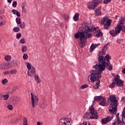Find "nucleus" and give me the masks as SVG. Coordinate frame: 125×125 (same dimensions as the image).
Instances as JSON below:
<instances>
[{
  "label": "nucleus",
  "instance_id": "f257e3e1",
  "mask_svg": "<svg viewBox=\"0 0 125 125\" xmlns=\"http://www.w3.org/2000/svg\"><path fill=\"white\" fill-rule=\"evenodd\" d=\"M99 64H96L93 66V69L90 71V74L88 77V81L89 83H94L97 79H101L102 72L105 70V68L108 69V67L110 66L111 63L106 62L104 56H100L98 59Z\"/></svg>",
  "mask_w": 125,
  "mask_h": 125
},
{
  "label": "nucleus",
  "instance_id": "f03ea898",
  "mask_svg": "<svg viewBox=\"0 0 125 125\" xmlns=\"http://www.w3.org/2000/svg\"><path fill=\"white\" fill-rule=\"evenodd\" d=\"M82 28L84 31H78L77 33L74 34L75 39L80 38L79 44L81 48H83L85 45V42H86V39H89L91 37V33L93 31H96V28L92 26H89V24L87 22H84L82 24Z\"/></svg>",
  "mask_w": 125,
  "mask_h": 125
},
{
  "label": "nucleus",
  "instance_id": "7ed1b4c3",
  "mask_svg": "<svg viewBox=\"0 0 125 125\" xmlns=\"http://www.w3.org/2000/svg\"><path fill=\"white\" fill-rule=\"evenodd\" d=\"M109 100H110L111 104H110V106L108 107V110L110 114H117V111L118 108V99L115 96L111 95L109 96Z\"/></svg>",
  "mask_w": 125,
  "mask_h": 125
},
{
  "label": "nucleus",
  "instance_id": "20e7f679",
  "mask_svg": "<svg viewBox=\"0 0 125 125\" xmlns=\"http://www.w3.org/2000/svg\"><path fill=\"white\" fill-rule=\"evenodd\" d=\"M83 118L86 120H94V119L97 120L98 119L97 111L92 105L91 107H89V112H86Z\"/></svg>",
  "mask_w": 125,
  "mask_h": 125
},
{
  "label": "nucleus",
  "instance_id": "39448f33",
  "mask_svg": "<svg viewBox=\"0 0 125 125\" xmlns=\"http://www.w3.org/2000/svg\"><path fill=\"white\" fill-rule=\"evenodd\" d=\"M60 125H72V120L70 118H62L59 121Z\"/></svg>",
  "mask_w": 125,
  "mask_h": 125
},
{
  "label": "nucleus",
  "instance_id": "423d86ee",
  "mask_svg": "<svg viewBox=\"0 0 125 125\" xmlns=\"http://www.w3.org/2000/svg\"><path fill=\"white\" fill-rule=\"evenodd\" d=\"M31 104L32 107L35 108L36 106L38 104V102H39V98L36 96V95L33 94V93H31Z\"/></svg>",
  "mask_w": 125,
  "mask_h": 125
},
{
  "label": "nucleus",
  "instance_id": "0eeeda50",
  "mask_svg": "<svg viewBox=\"0 0 125 125\" xmlns=\"http://www.w3.org/2000/svg\"><path fill=\"white\" fill-rule=\"evenodd\" d=\"M114 81L117 86H124V83H125V82L121 80L120 78V75H116L114 79Z\"/></svg>",
  "mask_w": 125,
  "mask_h": 125
},
{
  "label": "nucleus",
  "instance_id": "6e6552de",
  "mask_svg": "<svg viewBox=\"0 0 125 125\" xmlns=\"http://www.w3.org/2000/svg\"><path fill=\"white\" fill-rule=\"evenodd\" d=\"M113 120V117L111 116H107L106 118H103L101 120L102 125H107Z\"/></svg>",
  "mask_w": 125,
  "mask_h": 125
},
{
  "label": "nucleus",
  "instance_id": "1a4fd4ad",
  "mask_svg": "<svg viewBox=\"0 0 125 125\" xmlns=\"http://www.w3.org/2000/svg\"><path fill=\"white\" fill-rule=\"evenodd\" d=\"M10 66L9 63L4 62L0 64V70H6L10 68Z\"/></svg>",
  "mask_w": 125,
  "mask_h": 125
},
{
  "label": "nucleus",
  "instance_id": "9d476101",
  "mask_svg": "<svg viewBox=\"0 0 125 125\" xmlns=\"http://www.w3.org/2000/svg\"><path fill=\"white\" fill-rule=\"evenodd\" d=\"M27 75L29 77H34V76L36 75V69H35V67H32V68L30 69V72L29 71L27 72Z\"/></svg>",
  "mask_w": 125,
  "mask_h": 125
},
{
  "label": "nucleus",
  "instance_id": "9b49d317",
  "mask_svg": "<svg viewBox=\"0 0 125 125\" xmlns=\"http://www.w3.org/2000/svg\"><path fill=\"white\" fill-rule=\"evenodd\" d=\"M102 3V0H96L95 1V2L94 3V4L93 5V7L92 8V9L93 10H94L99 4H101Z\"/></svg>",
  "mask_w": 125,
  "mask_h": 125
},
{
  "label": "nucleus",
  "instance_id": "f8f14e48",
  "mask_svg": "<svg viewBox=\"0 0 125 125\" xmlns=\"http://www.w3.org/2000/svg\"><path fill=\"white\" fill-rule=\"evenodd\" d=\"M103 21L104 22H106L105 24L109 25V26H111V23H112L113 20H111V19H108V18L107 17H104L103 19Z\"/></svg>",
  "mask_w": 125,
  "mask_h": 125
},
{
  "label": "nucleus",
  "instance_id": "ddd939ff",
  "mask_svg": "<svg viewBox=\"0 0 125 125\" xmlns=\"http://www.w3.org/2000/svg\"><path fill=\"white\" fill-rule=\"evenodd\" d=\"M122 29H123V26H122V24H118L117 25V28H115V32H116V34L117 35H119L120 33H121V31H122Z\"/></svg>",
  "mask_w": 125,
  "mask_h": 125
},
{
  "label": "nucleus",
  "instance_id": "4468645a",
  "mask_svg": "<svg viewBox=\"0 0 125 125\" xmlns=\"http://www.w3.org/2000/svg\"><path fill=\"white\" fill-rule=\"evenodd\" d=\"M100 78H97V79L95 80L97 81V83H96V84L95 85L93 86V88L94 89H98L99 88V84H100V80H99Z\"/></svg>",
  "mask_w": 125,
  "mask_h": 125
},
{
  "label": "nucleus",
  "instance_id": "2eb2a0df",
  "mask_svg": "<svg viewBox=\"0 0 125 125\" xmlns=\"http://www.w3.org/2000/svg\"><path fill=\"white\" fill-rule=\"evenodd\" d=\"M99 104L101 105V106H103V107L106 106L107 103H106V98H104L99 103Z\"/></svg>",
  "mask_w": 125,
  "mask_h": 125
},
{
  "label": "nucleus",
  "instance_id": "dca6fc26",
  "mask_svg": "<svg viewBox=\"0 0 125 125\" xmlns=\"http://www.w3.org/2000/svg\"><path fill=\"white\" fill-rule=\"evenodd\" d=\"M104 97H102V96H95L94 98V100L96 101V102H99L101 101Z\"/></svg>",
  "mask_w": 125,
  "mask_h": 125
},
{
  "label": "nucleus",
  "instance_id": "f3484780",
  "mask_svg": "<svg viewBox=\"0 0 125 125\" xmlns=\"http://www.w3.org/2000/svg\"><path fill=\"white\" fill-rule=\"evenodd\" d=\"M95 13L96 15V16H100L102 14L101 7H99L95 11Z\"/></svg>",
  "mask_w": 125,
  "mask_h": 125
},
{
  "label": "nucleus",
  "instance_id": "a211bd4d",
  "mask_svg": "<svg viewBox=\"0 0 125 125\" xmlns=\"http://www.w3.org/2000/svg\"><path fill=\"white\" fill-rule=\"evenodd\" d=\"M95 0H93L89 2L88 5H87V7L89 8V9H92L93 5L94 4V2H95Z\"/></svg>",
  "mask_w": 125,
  "mask_h": 125
},
{
  "label": "nucleus",
  "instance_id": "6ab92c4d",
  "mask_svg": "<svg viewBox=\"0 0 125 125\" xmlns=\"http://www.w3.org/2000/svg\"><path fill=\"white\" fill-rule=\"evenodd\" d=\"M9 66H10V68L12 67L13 66H17L18 65V63H17V62L16 61H12L10 63H9Z\"/></svg>",
  "mask_w": 125,
  "mask_h": 125
},
{
  "label": "nucleus",
  "instance_id": "aec40b11",
  "mask_svg": "<svg viewBox=\"0 0 125 125\" xmlns=\"http://www.w3.org/2000/svg\"><path fill=\"white\" fill-rule=\"evenodd\" d=\"M35 80L37 83H41V79L39 77V75L35 74L34 76Z\"/></svg>",
  "mask_w": 125,
  "mask_h": 125
},
{
  "label": "nucleus",
  "instance_id": "412c9836",
  "mask_svg": "<svg viewBox=\"0 0 125 125\" xmlns=\"http://www.w3.org/2000/svg\"><path fill=\"white\" fill-rule=\"evenodd\" d=\"M12 12H13L14 15H17V16H21L20 13H19L17 10L13 9L12 10Z\"/></svg>",
  "mask_w": 125,
  "mask_h": 125
},
{
  "label": "nucleus",
  "instance_id": "4be33fe9",
  "mask_svg": "<svg viewBox=\"0 0 125 125\" xmlns=\"http://www.w3.org/2000/svg\"><path fill=\"white\" fill-rule=\"evenodd\" d=\"M109 34L112 36V37H116V35H117L114 30H110Z\"/></svg>",
  "mask_w": 125,
  "mask_h": 125
},
{
  "label": "nucleus",
  "instance_id": "5701e85b",
  "mask_svg": "<svg viewBox=\"0 0 125 125\" xmlns=\"http://www.w3.org/2000/svg\"><path fill=\"white\" fill-rule=\"evenodd\" d=\"M4 59L5 61H9L11 60V56H10V55H7L5 56Z\"/></svg>",
  "mask_w": 125,
  "mask_h": 125
},
{
  "label": "nucleus",
  "instance_id": "b1692460",
  "mask_svg": "<svg viewBox=\"0 0 125 125\" xmlns=\"http://www.w3.org/2000/svg\"><path fill=\"white\" fill-rule=\"evenodd\" d=\"M94 49H95L94 44H92L90 47V52H92Z\"/></svg>",
  "mask_w": 125,
  "mask_h": 125
},
{
  "label": "nucleus",
  "instance_id": "393cba45",
  "mask_svg": "<svg viewBox=\"0 0 125 125\" xmlns=\"http://www.w3.org/2000/svg\"><path fill=\"white\" fill-rule=\"evenodd\" d=\"M23 125H28V120H27V118L24 117L23 119Z\"/></svg>",
  "mask_w": 125,
  "mask_h": 125
},
{
  "label": "nucleus",
  "instance_id": "a878e982",
  "mask_svg": "<svg viewBox=\"0 0 125 125\" xmlns=\"http://www.w3.org/2000/svg\"><path fill=\"white\" fill-rule=\"evenodd\" d=\"M115 85H116V83L113 82L111 84H110L108 86L111 88H115Z\"/></svg>",
  "mask_w": 125,
  "mask_h": 125
},
{
  "label": "nucleus",
  "instance_id": "bb28decb",
  "mask_svg": "<svg viewBox=\"0 0 125 125\" xmlns=\"http://www.w3.org/2000/svg\"><path fill=\"white\" fill-rule=\"evenodd\" d=\"M124 22H125V17L121 18L119 24H120V25L124 24Z\"/></svg>",
  "mask_w": 125,
  "mask_h": 125
},
{
  "label": "nucleus",
  "instance_id": "cd10ccee",
  "mask_svg": "<svg viewBox=\"0 0 125 125\" xmlns=\"http://www.w3.org/2000/svg\"><path fill=\"white\" fill-rule=\"evenodd\" d=\"M101 53L102 54V55H105V54H106V52H104V51H103L102 50V51H100L99 52V54H98V56H99V57L100 56H102V55H101Z\"/></svg>",
  "mask_w": 125,
  "mask_h": 125
},
{
  "label": "nucleus",
  "instance_id": "c85d7f7f",
  "mask_svg": "<svg viewBox=\"0 0 125 125\" xmlns=\"http://www.w3.org/2000/svg\"><path fill=\"white\" fill-rule=\"evenodd\" d=\"M16 21L18 25H20V24H21V19H20V18L19 17L17 18L16 19Z\"/></svg>",
  "mask_w": 125,
  "mask_h": 125
},
{
  "label": "nucleus",
  "instance_id": "c756f323",
  "mask_svg": "<svg viewBox=\"0 0 125 125\" xmlns=\"http://www.w3.org/2000/svg\"><path fill=\"white\" fill-rule=\"evenodd\" d=\"M88 87V85L87 84H84L82 85L81 87L80 88L81 89H84V88H87Z\"/></svg>",
  "mask_w": 125,
  "mask_h": 125
},
{
  "label": "nucleus",
  "instance_id": "7c9ffc66",
  "mask_svg": "<svg viewBox=\"0 0 125 125\" xmlns=\"http://www.w3.org/2000/svg\"><path fill=\"white\" fill-rule=\"evenodd\" d=\"M21 51L22 52H25V51H27V46L26 45H23L22 46Z\"/></svg>",
  "mask_w": 125,
  "mask_h": 125
},
{
  "label": "nucleus",
  "instance_id": "2f4dec72",
  "mask_svg": "<svg viewBox=\"0 0 125 125\" xmlns=\"http://www.w3.org/2000/svg\"><path fill=\"white\" fill-rule=\"evenodd\" d=\"M109 45H110V43H107L103 48L102 50H104V49H105V50H107V49H108V46H109Z\"/></svg>",
  "mask_w": 125,
  "mask_h": 125
},
{
  "label": "nucleus",
  "instance_id": "473e14b6",
  "mask_svg": "<svg viewBox=\"0 0 125 125\" xmlns=\"http://www.w3.org/2000/svg\"><path fill=\"white\" fill-rule=\"evenodd\" d=\"M13 31L15 33H17L18 32H19L20 31V28H19V27H14L13 29Z\"/></svg>",
  "mask_w": 125,
  "mask_h": 125
},
{
  "label": "nucleus",
  "instance_id": "72a5a7b5",
  "mask_svg": "<svg viewBox=\"0 0 125 125\" xmlns=\"http://www.w3.org/2000/svg\"><path fill=\"white\" fill-rule=\"evenodd\" d=\"M26 67L28 70V71L31 70V69H32V65H31V64H30V63L28 62L26 64Z\"/></svg>",
  "mask_w": 125,
  "mask_h": 125
},
{
  "label": "nucleus",
  "instance_id": "f704fd0d",
  "mask_svg": "<svg viewBox=\"0 0 125 125\" xmlns=\"http://www.w3.org/2000/svg\"><path fill=\"white\" fill-rule=\"evenodd\" d=\"M2 97H3L4 100H7V99L9 98V95L8 94L3 95H2Z\"/></svg>",
  "mask_w": 125,
  "mask_h": 125
},
{
  "label": "nucleus",
  "instance_id": "c9c22d12",
  "mask_svg": "<svg viewBox=\"0 0 125 125\" xmlns=\"http://www.w3.org/2000/svg\"><path fill=\"white\" fill-rule=\"evenodd\" d=\"M10 73L11 75H13V74H16V73H17V70H16V69L10 70Z\"/></svg>",
  "mask_w": 125,
  "mask_h": 125
},
{
  "label": "nucleus",
  "instance_id": "e433bc0d",
  "mask_svg": "<svg viewBox=\"0 0 125 125\" xmlns=\"http://www.w3.org/2000/svg\"><path fill=\"white\" fill-rule=\"evenodd\" d=\"M110 26L109 24H107L106 23H105L104 24V28L105 30H108L109 28H110Z\"/></svg>",
  "mask_w": 125,
  "mask_h": 125
},
{
  "label": "nucleus",
  "instance_id": "4c0bfd02",
  "mask_svg": "<svg viewBox=\"0 0 125 125\" xmlns=\"http://www.w3.org/2000/svg\"><path fill=\"white\" fill-rule=\"evenodd\" d=\"M21 37H22V34H21V33H18L16 35V38H17V39H18V40H19V39H20V38H21Z\"/></svg>",
  "mask_w": 125,
  "mask_h": 125
},
{
  "label": "nucleus",
  "instance_id": "58836bf2",
  "mask_svg": "<svg viewBox=\"0 0 125 125\" xmlns=\"http://www.w3.org/2000/svg\"><path fill=\"white\" fill-rule=\"evenodd\" d=\"M7 108L8 109H9V110H11V111L13 110V106H12V105H11V104H8L7 105Z\"/></svg>",
  "mask_w": 125,
  "mask_h": 125
},
{
  "label": "nucleus",
  "instance_id": "ea45409f",
  "mask_svg": "<svg viewBox=\"0 0 125 125\" xmlns=\"http://www.w3.org/2000/svg\"><path fill=\"white\" fill-rule=\"evenodd\" d=\"M8 80H7V79H5L2 81V83L3 84H5V83H8Z\"/></svg>",
  "mask_w": 125,
  "mask_h": 125
},
{
  "label": "nucleus",
  "instance_id": "a19ab883",
  "mask_svg": "<svg viewBox=\"0 0 125 125\" xmlns=\"http://www.w3.org/2000/svg\"><path fill=\"white\" fill-rule=\"evenodd\" d=\"M111 0H104V3L105 4H108V3L111 2Z\"/></svg>",
  "mask_w": 125,
  "mask_h": 125
},
{
  "label": "nucleus",
  "instance_id": "79ce46f5",
  "mask_svg": "<svg viewBox=\"0 0 125 125\" xmlns=\"http://www.w3.org/2000/svg\"><path fill=\"white\" fill-rule=\"evenodd\" d=\"M13 7H16L17 6V1H14L12 4Z\"/></svg>",
  "mask_w": 125,
  "mask_h": 125
},
{
  "label": "nucleus",
  "instance_id": "37998d69",
  "mask_svg": "<svg viewBox=\"0 0 125 125\" xmlns=\"http://www.w3.org/2000/svg\"><path fill=\"white\" fill-rule=\"evenodd\" d=\"M23 59L24 60H27V59H28V55H27V54H24L23 56Z\"/></svg>",
  "mask_w": 125,
  "mask_h": 125
},
{
  "label": "nucleus",
  "instance_id": "c03bdc74",
  "mask_svg": "<svg viewBox=\"0 0 125 125\" xmlns=\"http://www.w3.org/2000/svg\"><path fill=\"white\" fill-rule=\"evenodd\" d=\"M117 125H121V122L122 121H121V119H120V117H118L117 119Z\"/></svg>",
  "mask_w": 125,
  "mask_h": 125
},
{
  "label": "nucleus",
  "instance_id": "a18cd8bd",
  "mask_svg": "<svg viewBox=\"0 0 125 125\" xmlns=\"http://www.w3.org/2000/svg\"><path fill=\"white\" fill-rule=\"evenodd\" d=\"M121 26L122 27V29L121 31H122V32H124L125 33V24H121Z\"/></svg>",
  "mask_w": 125,
  "mask_h": 125
},
{
  "label": "nucleus",
  "instance_id": "49530a36",
  "mask_svg": "<svg viewBox=\"0 0 125 125\" xmlns=\"http://www.w3.org/2000/svg\"><path fill=\"white\" fill-rule=\"evenodd\" d=\"M3 75H10V71H5L3 73Z\"/></svg>",
  "mask_w": 125,
  "mask_h": 125
},
{
  "label": "nucleus",
  "instance_id": "de8ad7c7",
  "mask_svg": "<svg viewBox=\"0 0 125 125\" xmlns=\"http://www.w3.org/2000/svg\"><path fill=\"white\" fill-rule=\"evenodd\" d=\"M104 59L108 60L110 59V55L107 54L106 56H104Z\"/></svg>",
  "mask_w": 125,
  "mask_h": 125
},
{
  "label": "nucleus",
  "instance_id": "09e8293b",
  "mask_svg": "<svg viewBox=\"0 0 125 125\" xmlns=\"http://www.w3.org/2000/svg\"><path fill=\"white\" fill-rule=\"evenodd\" d=\"M21 8H25V6H26V2H23L21 3Z\"/></svg>",
  "mask_w": 125,
  "mask_h": 125
},
{
  "label": "nucleus",
  "instance_id": "8fccbe9b",
  "mask_svg": "<svg viewBox=\"0 0 125 125\" xmlns=\"http://www.w3.org/2000/svg\"><path fill=\"white\" fill-rule=\"evenodd\" d=\"M73 20L76 21L79 20V16H74Z\"/></svg>",
  "mask_w": 125,
  "mask_h": 125
},
{
  "label": "nucleus",
  "instance_id": "3c124183",
  "mask_svg": "<svg viewBox=\"0 0 125 125\" xmlns=\"http://www.w3.org/2000/svg\"><path fill=\"white\" fill-rule=\"evenodd\" d=\"M25 27V23L24 22H22V23L20 24V28H24Z\"/></svg>",
  "mask_w": 125,
  "mask_h": 125
},
{
  "label": "nucleus",
  "instance_id": "603ef678",
  "mask_svg": "<svg viewBox=\"0 0 125 125\" xmlns=\"http://www.w3.org/2000/svg\"><path fill=\"white\" fill-rule=\"evenodd\" d=\"M96 37L97 38H100V37H102V34L101 33H97L96 34Z\"/></svg>",
  "mask_w": 125,
  "mask_h": 125
},
{
  "label": "nucleus",
  "instance_id": "864d4df0",
  "mask_svg": "<svg viewBox=\"0 0 125 125\" xmlns=\"http://www.w3.org/2000/svg\"><path fill=\"white\" fill-rule=\"evenodd\" d=\"M108 67V71H111V70H113V65L110 64Z\"/></svg>",
  "mask_w": 125,
  "mask_h": 125
},
{
  "label": "nucleus",
  "instance_id": "5fc2aeb1",
  "mask_svg": "<svg viewBox=\"0 0 125 125\" xmlns=\"http://www.w3.org/2000/svg\"><path fill=\"white\" fill-rule=\"evenodd\" d=\"M19 101V98H16L15 100H14V104H17V102Z\"/></svg>",
  "mask_w": 125,
  "mask_h": 125
},
{
  "label": "nucleus",
  "instance_id": "6e6d98bb",
  "mask_svg": "<svg viewBox=\"0 0 125 125\" xmlns=\"http://www.w3.org/2000/svg\"><path fill=\"white\" fill-rule=\"evenodd\" d=\"M97 33H98V34H102V37H103V33H102V32H101V30L100 29H99Z\"/></svg>",
  "mask_w": 125,
  "mask_h": 125
},
{
  "label": "nucleus",
  "instance_id": "4d7b16f0",
  "mask_svg": "<svg viewBox=\"0 0 125 125\" xmlns=\"http://www.w3.org/2000/svg\"><path fill=\"white\" fill-rule=\"evenodd\" d=\"M63 19H64L66 21L69 20V16H64L63 17Z\"/></svg>",
  "mask_w": 125,
  "mask_h": 125
},
{
  "label": "nucleus",
  "instance_id": "13d9d810",
  "mask_svg": "<svg viewBox=\"0 0 125 125\" xmlns=\"http://www.w3.org/2000/svg\"><path fill=\"white\" fill-rule=\"evenodd\" d=\"M20 42H21V43H25V39H21Z\"/></svg>",
  "mask_w": 125,
  "mask_h": 125
},
{
  "label": "nucleus",
  "instance_id": "bf43d9fd",
  "mask_svg": "<svg viewBox=\"0 0 125 125\" xmlns=\"http://www.w3.org/2000/svg\"><path fill=\"white\" fill-rule=\"evenodd\" d=\"M94 105H95V101H93V103H92V104L91 105V106L89 107V108H91L92 106L93 107H94Z\"/></svg>",
  "mask_w": 125,
  "mask_h": 125
},
{
  "label": "nucleus",
  "instance_id": "052dcab7",
  "mask_svg": "<svg viewBox=\"0 0 125 125\" xmlns=\"http://www.w3.org/2000/svg\"><path fill=\"white\" fill-rule=\"evenodd\" d=\"M80 125H91L90 124V123H88V124L87 123H86V124H85V123L81 124Z\"/></svg>",
  "mask_w": 125,
  "mask_h": 125
},
{
  "label": "nucleus",
  "instance_id": "680f3d73",
  "mask_svg": "<svg viewBox=\"0 0 125 125\" xmlns=\"http://www.w3.org/2000/svg\"><path fill=\"white\" fill-rule=\"evenodd\" d=\"M94 45L95 46V48L97 47V46H99L100 45V43L99 44H94Z\"/></svg>",
  "mask_w": 125,
  "mask_h": 125
},
{
  "label": "nucleus",
  "instance_id": "e2e57ef3",
  "mask_svg": "<svg viewBox=\"0 0 125 125\" xmlns=\"http://www.w3.org/2000/svg\"><path fill=\"white\" fill-rule=\"evenodd\" d=\"M22 12L26 13V9L25 8H22Z\"/></svg>",
  "mask_w": 125,
  "mask_h": 125
},
{
  "label": "nucleus",
  "instance_id": "0e129e2a",
  "mask_svg": "<svg viewBox=\"0 0 125 125\" xmlns=\"http://www.w3.org/2000/svg\"><path fill=\"white\" fill-rule=\"evenodd\" d=\"M2 13H4V10H1L0 11V14H2Z\"/></svg>",
  "mask_w": 125,
  "mask_h": 125
},
{
  "label": "nucleus",
  "instance_id": "69168bd1",
  "mask_svg": "<svg viewBox=\"0 0 125 125\" xmlns=\"http://www.w3.org/2000/svg\"><path fill=\"white\" fill-rule=\"evenodd\" d=\"M122 73H123V74H124V75H125V68H124V69L122 70Z\"/></svg>",
  "mask_w": 125,
  "mask_h": 125
},
{
  "label": "nucleus",
  "instance_id": "338daca9",
  "mask_svg": "<svg viewBox=\"0 0 125 125\" xmlns=\"http://www.w3.org/2000/svg\"><path fill=\"white\" fill-rule=\"evenodd\" d=\"M125 124V121H124L123 120V119H122V121H121V124H120V125H123V124Z\"/></svg>",
  "mask_w": 125,
  "mask_h": 125
},
{
  "label": "nucleus",
  "instance_id": "774afa93",
  "mask_svg": "<svg viewBox=\"0 0 125 125\" xmlns=\"http://www.w3.org/2000/svg\"><path fill=\"white\" fill-rule=\"evenodd\" d=\"M74 16H80V14H79L78 13H75Z\"/></svg>",
  "mask_w": 125,
  "mask_h": 125
}]
</instances>
